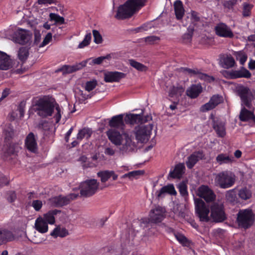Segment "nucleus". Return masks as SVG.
<instances>
[{
  "mask_svg": "<svg viewBox=\"0 0 255 255\" xmlns=\"http://www.w3.org/2000/svg\"><path fill=\"white\" fill-rule=\"evenodd\" d=\"M29 56V50L26 47H21L18 51L19 59L22 62H24Z\"/></svg>",
  "mask_w": 255,
  "mask_h": 255,
  "instance_id": "obj_41",
  "label": "nucleus"
},
{
  "mask_svg": "<svg viewBox=\"0 0 255 255\" xmlns=\"http://www.w3.org/2000/svg\"><path fill=\"white\" fill-rule=\"evenodd\" d=\"M55 105L56 103L53 99L44 96L35 101L34 110L37 115L45 118L52 116Z\"/></svg>",
  "mask_w": 255,
  "mask_h": 255,
  "instance_id": "obj_3",
  "label": "nucleus"
},
{
  "mask_svg": "<svg viewBox=\"0 0 255 255\" xmlns=\"http://www.w3.org/2000/svg\"><path fill=\"white\" fill-rule=\"evenodd\" d=\"M12 67L9 56L5 53L0 51V69L7 70Z\"/></svg>",
  "mask_w": 255,
  "mask_h": 255,
  "instance_id": "obj_27",
  "label": "nucleus"
},
{
  "mask_svg": "<svg viewBox=\"0 0 255 255\" xmlns=\"http://www.w3.org/2000/svg\"><path fill=\"white\" fill-rule=\"evenodd\" d=\"M14 238L12 233L6 229H0V245L12 241Z\"/></svg>",
  "mask_w": 255,
  "mask_h": 255,
  "instance_id": "obj_31",
  "label": "nucleus"
},
{
  "mask_svg": "<svg viewBox=\"0 0 255 255\" xmlns=\"http://www.w3.org/2000/svg\"><path fill=\"white\" fill-rule=\"evenodd\" d=\"M238 194L239 198L242 200H247L251 198L252 193L251 191L247 187H244L238 191Z\"/></svg>",
  "mask_w": 255,
  "mask_h": 255,
  "instance_id": "obj_38",
  "label": "nucleus"
},
{
  "mask_svg": "<svg viewBox=\"0 0 255 255\" xmlns=\"http://www.w3.org/2000/svg\"><path fill=\"white\" fill-rule=\"evenodd\" d=\"M49 18L50 21H54L56 23L60 24L65 23L64 18L55 13H50Z\"/></svg>",
  "mask_w": 255,
  "mask_h": 255,
  "instance_id": "obj_44",
  "label": "nucleus"
},
{
  "mask_svg": "<svg viewBox=\"0 0 255 255\" xmlns=\"http://www.w3.org/2000/svg\"><path fill=\"white\" fill-rule=\"evenodd\" d=\"M202 92V87L201 85H192L186 91V94L192 99L196 98Z\"/></svg>",
  "mask_w": 255,
  "mask_h": 255,
  "instance_id": "obj_29",
  "label": "nucleus"
},
{
  "mask_svg": "<svg viewBox=\"0 0 255 255\" xmlns=\"http://www.w3.org/2000/svg\"><path fill=\"white\" fill-rule=\"evenodd\" d=\"M211 217L216 223L222 222L227 219L223 205L214 203L210 207Z\"/></svg>",
  "mask_w": 255,
  "mask_h": 255,
  "instance_id": "obj_10",
  "label": "nucleus"
},
{
  "mask_svg": "<svg viewBox=\"0 0 255 255\" xmlns=\"http://www.w3.org/2000/svg\"><path fill=\"white\" fill-rule=\"evenodd\" d=\"M35 229L40 233H45L48 231V224L43 218L39 217L35 221Z\"/></svg>",
  "mask_w": 255,
  "mask_h": 255,
  "instance_id": "obj_32",
  "label": "nucleus"
},
{
  "mask_svg": "<svg viewBox=\"0 0 255 255\" xmlns=\"http://www.w3.org/2000/svg\"><path fill=\"white\" fill-rule=\"evenodd\" d=\"M146 0H127L118 7L115 17L118 19L129 18L134 13L145 5Z\"/></svg>",
  "mask_w": 255,
  "mask_h": 255,
  "instance_id": "obj_2",
  "label": "nucleus"
},
{
  "mask_svg": "<svg viewBox=\"0 0 255 255\" xmlns=\"http://www.w3.org/2000/svg\"><path fill=\"white\" fill-rule=\"evenodd\" d=\"M124 121L123 115L120 114L113 117L109 122V125L111 128L123 130L125 126Z\"/></svg>",
  "mask_w": 255,
  "mask_h": 255,
  "instance_id": "obj_21",
  "label": "nucleus"
},
{
  "mask_svg": "<svg viewBox=\"0 0 255 255\" xmlns=\"http://www.w3.org/2000/svg\"><path fill=\"white\" fill-rule=\"evenodd\" d=\"M129 65L140 72H145L147 71V68L144 65L135 61L133 59L128 60Z\"/></svg>",
  "mask_w": 255,
  "mask_h": 255,
  "instance_id": "obj_40",
  "label": "nucleus"
},
{
  "mask_svg": "<svg viewBox=\"0 0 255 255\" xmlns=\"http://www.w3.org/2000/svg\"><path fill=\"white\" fill-rule=\"evenodd\" d=\"M220 58V62L224 68L229 69L234 66L235 61L231 55H223Z\"/></svg>",
  "mask_w": 255,
  "mask_h": 255,
  "instance_id": "obj_30",
  "label": "nucleus"
},
{
  "mask_svg": "<svg viewBox=\"0 0 255 255\" xmlns=\"http://www.w3.org/2000/svg\"><path fill=\"white\" fill-rule=\"evenodd\" d=\"M92 133V131L88 128H83L82 129H80L77 136V139L78 140H81L84 138H86L88 139Z\"/></svg>",
  "mask_w": 255,
  "mask_h": 255,
  "instance_id": "obj_39",
  "label": "nucleus"
},
{
  "mask_svg": "<svg viewBox=\"0 0 255 255\" xmlns=\"http://www.w3.org/2000/svg\"><path fill=\"white\" fill-rule=\"evenodd\" d=\"M99 186V183L96 179L86 180L80 184L81 196L86 198L92 196L98 191Z\"/></svg>",
  "mask_w": 255,
  "mask_h": 255,
  "instance_id": "obj_6",
  "label": "nucleus"
},
{
  "mask_svg": "<svg viewBox=\"0 0 255 255\" xmlns=\"http://www.w3.org/2000/svg\"><path fill=\"white\" fill-rule=\"evenodd\" d=\"M236 175L231 171L226 170L218 173L215 182L221 188L227 189L232 187L236 182Z\"/></svg>",
  "mask_w": 255,
  "mask_h": 255,
  "instance_id": "obj_4",
  "label": "nucleus"
},
{
  "mask_svg": "<svg viewBox=\"0 0 255 255\" xmlns=\"http://www.w3.org/2000/svg\"><path fill=\"white\" fill-rule=\"evenodd\" d=\"M253 5L249 3H244L243 15L244 16H249L251 15V10L253 8Z\"/></svg>",
  "mask_w": 255,
  "mask_h": 255,
  "instance_id": "obj_53",
  "label": "nucleus"
},
{
  "mask_svg": "<svg viewBox=\"0 0 255 255\" xmlns=\"http://www.w3.org/2000/svg\"><path fill=\"white\" fill-rule=\"evenodd\" d=\"M237 95L240 97L241 100V110L239 115V119L242 122H247L252 120L255 123V116L254 112L251 111L253 108L252 101L254 95L250 89L243 85L239 86L236 89Z\"/></svg>",
  "mask_w": 255,
  "mask_h": 255,
  "instance_id": "obj_1",
  "label": "nucleus"
},
{
  "mask_svg": "<svg viewBox=\"0 0 255 255\" xmlns=\"http://www.w3.org/2000/svg\"><path fill=\"white\" fill-rule=\"evenodd\" d=\"M175 237L177 240L183 246L189 247L190 245V242L183 235L180 233L175 234Z\"/></svg>",
  "mask_w": 255,
  "mask_h": 255,
  "instance_id": "obj_43",
  "label": "nucleus"
},
{
  "mask_svg": "<svg viewBox=\"0 0 255 255\" xmlns=\"http://www.w3.org/2000/svg\"><path fill=\"white\" fill-rule=\"evenodd\" d=\"M97 84V81L96 80L87 81L85 84V89L88 92H90L96 87Z\"/></svg>",
  "mask_w": 255,
  "mask_h": 255,
  "instance_id": "obj_48",
  "label": "nucleus"
},
{
  "mask_svg": "<svg viewBox=\"0 0 255 255\" xmlns=\"http://www.w3.org/2000/svg\"><path fill=\"white\" fill-rule=\"evenodd\" d=\"M195 211L200 220L202 222H208L210 219L208 216L210 210L207 207L205 202L201 199H194Z\"/></svg>",
  "mask_w": 255,
  "mask_h": 255,
  "instance_id": "obj_8",
  "label": "nucleus"
},
{
  "mask_svg": "<svg viewBox=\"0 0 255 255\" xmlns=\"http://www.w3.org/2000/svg\"><path fill=\"white\" fill-rule=\"evenodd\" d=\"M214 108H215V107L209 101V102L205 104L204 105L201 106V107L200 108V111L202 112H206Z\"/></svg>",
  "mask_w": 255,
  "mask_h": 255,
  "instance_id": "obj_56",
  "label": "nucleus"
},
{
  "mask_svg": "<svg viewBox=\"0 0 255 255\" xmlns=\"http://www.w3.org/2000/svg\"><path fill=\"white\" fill-rule=\"evenodd\" d=\"M42 202L39 200H33L32 202L31 206L36 211H39L42 207Z\"/></svg>",
  "mask_w": 255,
  "mask_h": 255,
  "instance_id": "obj_61",
  "label": "nucleus"
},
{
  "mask_svg": "<svg viewBox=\"0 0 255 255\" xmlns=\"http://www.w3.org/2000/svg\"><path fill=\"white\" fill-rule=\"evenodd\" d=\"M32 33L28 30L18 29L13 34L12 39L15 43L24 45L29 43L32 38Z\"/></svg>",
  "mask_w": 255,
  "mask_h": 255,
  "instance_id": "obj_11",
  "label": "nucleus"
},
{
  "mask_svg": "<svg viewBox=\"0 0 255 255\" xmlns=\"http://www.w3.org/2000/svg\"><path fill=\"white\" fill-rule=\"evenodd\" d=\"M25 144L27 149L32 152H36L37 149L36 139L33 132H30L26 136Z\"/></svg>",
  "mask_w": 255,
  "mask_h": 255,
  "instance_id": "obj_24",
  "label": "nucleus"
},
{
  "mask_svg": "<svg viewBox=\"0 0 255 255\" xmlns=\"http://www.w3.org/2000/svg\"><path fill=\"white\" fill-rule=\"evenodd\" d=\"M185 169V167L184 164L179 163L176 165L174 170L170 172L168 178L169 177L173 179L180 178L184 173Z\"/></svg>",
  "mask_w": 255,
  "mask_h": 255,
  "instance_id": "obj_28",
  "label": "nucleus"
},
{
  "mask_svg": "<svg viewBox=\"0 0 255 255\" xmlns=\"http://www.w3.org/2000/svg\"><path fill=\"white\" fill-rule=\"evenodd\" d=\"M197 194L200 197L204 199L207 202H212L216 198L213 191L206 185H202L198 188Z\"/></svg>",
  "mask_w": 255,
  "mask_h": 255,
  "instance_id": "obj_17",
  "label": "nucleus"
},
{
  "mask_svg": "<svg viewBox=\"0 0 255 255\" xmlns=\"http://www.w3.org/2000/svg\"><path fill=\"white\" fill-rule=\"evenodd\" d=\"M160 38L158 36L155 35L149 36L144 38V41L148 44H154L160 40Z\"/></svg>",
  "mask_w": 255,
  "mask_h": 255,
  "instance_id": "obj_50",
  "label": "nucleus"
},
{
  "mask_svg": "<svg viewBox=\"0 0 255 255\" xmlns=\"http://www.w3.org/2000/svg\"><path fill=\"white\" fill-rule=\"evenodd\" d=\"M212 126L219 137H223L225 136L226 128L224 122L219 119H214Z\"/></svg>",
  "mask_w": 255,
  "mask_h": 255,
  "instance_id": "obj_23",
  "label": "nucleus"
},
{
  "mask_svg": "<svg viewBox=\"0 0 255 255\" xmlns=\"http://www.w3.org/2000/svg\"><path fill=\"white\" fill-rule=\"evenodd\" d=\"M152 128L153 125L151 124L139 126L135 128L136 139L141 143L147 142L150 138Z\"/></svg>",
  "mask_w": 255,
  "mask_h": 255,
  "instance_id": "obj_9",
  "label": "nucleus"
},
{
  "mask_svg": "<svg viewBox=\"0 0 255 255\" xmlns=\"http://www.w3.org/2000/svg\"><path fill=\"white\" fill-rule=\"evenodd\" d=\"M174 8L176 17L180 20L184 14V9L182 1L180 0H176L174 3Z\"/></svg>",
  "mask_w": 255,
  "mask_h": 255,
  "instance_id": "obj_33",
  "label": "nucleus"
},
{
  "mask_svg": "<svg viewBox=\"0 0 255 255\" xmlns=\"http://www.w3.org/2000/svg\"><path fill=\"white\" fill-rule=\"evenodd\" d=\"M144 173V170H135L128 172V174L130 176V179L137 178L138 177L143 175Z\"/></svg>",
  "mask_w": 255,
  "mask_h": 255,
  "instance_id": "obj_60",
  "label": "nucleus"
},
{
  "mask_svg": "<svg viewBox=\"0 0 255 255\" xmlns=\"http://www.w3.org/2000/svg\"><path fill=\"white\" fill-rule=\"evenodd\" d=\"M204 158V154L202 151H198L193 152L188 157L186 162L187 167L189 169H192L196 163Z\"/></svg>",
  "mask_w": 255,
  "mask_h": 255,
  "instance_id": "obj_20",
  "label": "nucleus"
},
{
  "mask_svg": "<svg viewBox=\"0 0 255 255\" xmlns=\"http://www.w3.org/2000/svg\"><path fill=\"white\" fill-rule=\"evenodd\" d=\"M181 71L183 72H187L190 76L196 75L198 73L197 69H192L188 68H182Z\"/></svg>",
  "mask_w": 255,
  "mask_h": 255,
  "instance_id": "obj_63",
  "label": "nucleus"
},
{
  "mask_svg": "<svg viewBox=\"0 0 255 255\" xmlns=\"http://www.w3.org/2000/svg\"><path fill=\"white\" fill-rule=\"evenodd\" d=\"M216 160L219 164L221 165L232 163L234 161V157L230 156L227 154L221 153L216 157Z\"/></svg>",
  "mask_w": 255,
  "mask_h": 255,
  "instance_id": "obj_35",
  "label": "nucleus"
},
{
  "mask_svg": "<svg viewBox=\"0 0 255 255\" xmlns=\"http://www.w3.org/2000/svg\"><path fill=\"white\" fill-rule=\"evenodd\" d=\"M194 32V28L192 27H188L187 29V32L185 33L183 36V39L187 41H190L192 39Z\"/></svg>",
  "mask_w": 255,
  "mask_h": 255,
  "instance_id": "obj_55",
  "label": "nucleus"
},
{
  "mask_svg": "<svg viewBox=\"0 0 255 255\" xmlns=\"http://www.w3.org/2000/svg\"><path fill=\"white\" fill-rule=\"evenodd\" d=\"M44 220L50 224H53L55 223V218L49 212L44 215Z\"/></svg>",
  "mask_w": 255,
  "mask_h": 255,
  "instance_id": "obj_58",
  "label": "nucleus"
},
{
  "mask_svg": "<svg viewBox=\"0 0 255 255\" xmlns=\"http://www.w3.org/2000/svg\"><path fill=\"white\" fill-rule=\"evenodd\" d=\"M197 75H198V77L200 79L204 80L208 82H211L215 81V78L214 77L209 76L206 74L202 73L200 72L199 71Z\"/></svg>",
  "mask_w": 255,
  "mask_h": 255,
  "instance_id": "obj_51",
  "label": "nucleus"
},
{
  "mask_svg": "<svg viewBox=\"0 0 255 255\" xmlns=\"http://www.w3.org/2000/svg\"><path fill=\"white\" fill-rule=\"evenodd\" d=\"M255 215L250 209L240 210L237 214V221L239 227L245 229L250 228L254 224Z\"/></svg>",
  "mask_w": 255,
  "mask_h": 255,
  "instance_id": "obj_5",
  "label": "nucleus"
},
{
  "mask_svg": "<svg viewBox=\"0 0 255 255\" xmlns=\"http://www.w3.org/2000/svg\"><path fill=\"white\" fill-rule=\"evenodd\" d=\"M8 183L9 180L6 176L0 173V187L7 185Z\"/></svg>",
  "mask_w": 255,
  "mask_h": 255,
  "instance_id": "obj_64",
  "label": "nucleus"
},
{
  "mask_svg": "<svg viewBox=\"0 0 255 255\" xmlns=\"http://www.w3.org/2000/svg\"><path fill=\"white\" fill-rule=\"evenodd\" d=\"M237 189L234 188L227 191L225 193V199L226 202L232 205H235L240 203L237 197Z\"/></svg>",
  "mask_w": 255,
  "mask_h": 255,
  "instance_id": "obj_25",
  "label": "nucleus"
},
{
  "mask_svg": "<svg viewBox=\"0 0 255 255\" xmlns=\"http://www.w3.org/2000/svg\"><path fill=\"white\" fill-rule=\"evenodd\" d=\"M166 194H169L172 195L176 194V192L173 184H168L166 186H164L155 193L158 199L163 197Z\"/></svg>",
  "mask_w": 255,
  "mask_h": 255,
  "instance_id": "obj_26",
  "label": "nucleus"
},
{
  "mask_svg": "<svg viewBox=\"0 0 255 255\" xmlns=\"http://www.w3.org/2000/svg\"><path fill=\"white\" fill-rule=\"evenodd\" d=\"M87 61H83L80 63H77L72 66H65V71L67 73H72L82 69L86 65Z\"/></svg>",
  "mask_w": 255,
  "mask_h": 255,
  "instance_id": "obj_37",
  "label": "nucleus"
},
{
  "mask_svg": "<svg viewBox=\"0 0 255 255\" xmlns=\"http://www.w3.org/2000/svg\"><path fill=\"white\" fill-rule=\"evenodd\" d=\"M6 200L10 203L14 202L16 199V194L13 191H9L6 193Z\"/></svg>",
  "mask_w": 255,
  "mask_h": 255,
  "instance_id": "obj_59",
  "label": "nucleus"
},
{
  "mask_svg": "<svg viewBox=\"0 0 255 255\" xmlns=\"http://www.w3.org/2000/svg\"><path fill=\"white\" fill-rule=\"evenodd\" d=\"M215 34L221 37L232 38L234 37V33L231 28L226 24L220 22L214 28Z\"/></svg>",
  "mask_w": 255,
  "mask_h": 255,
  "instance_id": "obj_14",
  "label": "nucleus"
},
{
  "mask_svg": "<svg viewBox=\"0 0 255 255\" xmlns=\"http://www.w3.org/2000/svg\"><path fill=\"white\" fill-rule=\"evenodd\" d=\"M68 235V230L64 228H61L60 227H56L50 233V235L55 238L58 237L63 238Z\"/></svg>",
  "mask_w": 255,
  "mask_h": 255,
  "instance_id": "obj_36",
  "label": "nucleus"
},
{
  "mask_svg": "<svg viewBox=\"0 0 255 255\" xmlns=\"http://www.w3.org/2000/svg\"><path fill=\"white\" fill-rule=\"evenodd\" d=\"M216 107L223 102V97L219 95H213L209 100Z\"/></svg>",
  "mask_w": 255,
  "mask_h": 255,
  "instance_id": "obj_49",
  "label": "nucleus"
},
{
  "mask_svg": "<svg viewBox=\"0 0 255 255\" xmlns=\"http://www.w3.org/2000/svg\"><path fill=\"white\" fill-rule=\"evenodd\" d=\"M165 209L164 208L158 206L151 210L149 214V222L159 223L165 218Z\"/></svg>",
  "mask_w": 255,
  "mask_h": 255,
  "instance_id": "obj_13",
  "label": "nucleus"
},
{
  "mask_svg": "<svg viewBox=\"0 0 255 255\" xmlns=\"http://www.w3.org/2000/svg\"><path fill=\"white\" fill-rule=\"evenodd\" d=\"M107 135L109 140L116 145H121L122 141L124 138L123 133L120 132L116 129H111L107 132Z\"/></svg>",
  "mask_w": 255,
  "mask_h": 255,
  "instance_id": "obj_19",
  "label": "nucleus"
},
{
  "mask_svg": "<svg viewBox=\"0 0 255 255\" xmlns=\"http://www.w3.org/2000/svg\"><path fill=\"white\" fill-rule=\"evenodd\" d=\"M184 92V89L182 86L175 87L173 86L170 88L169 91V96L173 97L176 95L181 96Z\"/></svg>",
  "mask_w": 255,
  "mask_h": 255,
  "instance_id": "obj_42",
  "label": "nucleus"
},
{
  "mask_svg": "<svg viewBox=\"0 0 255 255\" xmlns=\"http://www.w3.org/2000/svg\"><path fill=\"white\" fill-rule=\"evenodd\" d=\"M14 129L10 126L6 127L3 131L4 143H12L11 140L14 136Z\"/></svg>",
  "mask_w": 255,
  "mask_h": 255,
  "instance_id": "obj_34",
  "label": "nucleus"
},
{
  "mask_svg": "<svg viewBox=\"0 0 255 255\" xmlns=\"http://www.w3.org/2000/svg\"><path fill=\"white\" fill-rule=\"evenodd\" d=\"M178 188L181 196L186 198L188 195L187 185L184 183H181L179 185Z\"/></svg>",
  "mask_w": 255,
  "mask_h": 255,
  "instance_id": "obj_52",
  "label": "nucleus"
},
{
  "mask_svg": "<svg viewBox=\"0 0 255 255\" xmlns=\"http://www.w3.org/2000/svg\"><path fill=\"white\" fill-rule=\"evenodd\" d=\"M98 176L101 178L102 182H106L108 179L111 177L110 175V171L105 170L99 172L97 174Z\"/></svg>",
  "mask_w": 255,
  "mask_h": 255,
  "instance_id": "obj_45",
  "label": "nucleus"
},
{
  "mask_svg": "<svg viewBox=\"0 0 255 255\" xmlns=\"http://www.w3.org/2000/svg\"><path fill=\"white\" fill-rule=\"evenodd\" d=\"M52 35L50 32L48 33L45 38H44L42 42L40 45V47H43L47 45L52 39Z\"/></svg>",
  "mask_w": 255,
  "mask_h": 255,
  "instance_id": "obj_62",
  "label": "nucleus"
},
{
  "mask_svg": "<svg viewBox=\"0 0 255 255\" xmlns=\"http://www.w3.org/2000/svg\"><path fill=\"white\" fill-rule=\"evenodd\" d=\"M150 121H152L151 115H146L143 117L140 114H129L127 115L125 117V123L130 125L140 124L141 125Z\"/></svg>",
  "mask_w": 255,
  "mask_h": 255,
  "instance_id": "obj_12",
  "label": "nucleus"
},
{
  "mask_svg": "<svg viewBox=\"0 0 255 255\" xmlns=\"http://www.w3.org/2000/svg\"><path fill=\"white\" fill-rule=\"evenodd\" d=\"M126 74L120 72H107L104 74V81L107 83L119 82L125 78Z\"/></svg>",
  "mask_w": 255,
  "mask_h": 255,
  "instance_id": "obj_18",
  "label": "nucleus"
},
{
  "mask_svg": "<svg viewBox=\"0 0 255 255\" xmlns=\"http://www.w3.org/2000/svg\"><path fill=\"white\" fill-rule=\"evenodd\" d=\"M235 55L236 57V59L239 60L242 65L244 64L248 58L247 54L241 51L236 52L235 53Z\"/></svg>",
  "mask_w": 255,
  "mask_h": 255,
  "instance_id": "obj_46",
  "label": "nucleus"
},
{
  "mask_svg": "<svg viewBox=\"0 0 255 255\" xmlns=\"http://www.w3.org/2000/svg\"><path fill=\"white\" fill-rule=\"evenodd\" d=\"M94 36V41L97 44H100L102 42L103 38L100 32L97 30H93Z\"/></svg>",
  "mask_w": 255,
  "mask_h": 255,
  "instance_id": "obj_54",
  "label": "nucleus"
},
{
  "mask_svg": "<svg viewBox=\"0 0 255 255\" xmlns=\"http://www.w3.org/2000/svg\"><path fill=\"white\" fill-rule=\"evenodd\" d=\"M111 56L110 54L106 55V56H100L98 58L92 59V63L93 64L99 65L101 64L104 60L106 59H110Z\"/></svg>",
  "mask_w": 255,
  "mask_h": 255,
  "instance_id": "obj_57",
  "label": "nucleus"
},
{
  "mask_svg": "<svg viewBox=\"0 0 255 255\" xmlns=\"http://www.w3.org/2000/svg\"><path fill=\"white\" fill-rule=\"evenodd\" d=\"M229 75L231 79H234L240 78H250L252 74L248 70L242 67L239 70H232L229 72Z\"/></svg>",
  "mask_w": 255,
  "mask_h": 255,
  "instance_id": "obj_22",
  "label": "nucleus"
},
{
  "mask_svg": "<svg viewBox=\"0 0 255 255\" xmlns=\"http://www.w3.org/2000/svg\"><path fill=\"white\" fill-rule=\"evenodd\" d=\"M78 194L75 193H71L67 196L59 195L53 197L48 200V204L51 207H62L67 205L72 200L76 199Z\"/></svg>",
  "mask_w": 255,
  "mask_h": 255,
  "instance_id": "obj_7",
  "label": "nucleus"
},
{
  "mask_svg": "<svg viewBox=\"0 0 255 255\" xmlns=\"http://www.w3.org/2000/svg\"><path fill=\"white\" fill-rule=\"evenodd\" d=\"M91 33H87L83 40L80 42L78 46V48H83L85 46H88L91 41Z\"/></svg>",
  "mask_w": 255,
  "mask_h": 255,
  "instance_id": "obj_47",
  "label": "nucleus"
},
{
  "mask_svg": "<svg viewBox=\"0 0 255 255\" xmlns=\"http://www.w3.org/2000/svg\"><path fill=\"white\" fill-rule=\"evenodd\" d=\"M123 136L124 138L120 148V151L123 153L133 151L136 146L135 142L132 140L131 136L126 132H123Z\"/></svg>",
  "mask_w": 255,
  "mask_h": 255,
  "instance_id": "obj_15",
  "label": "nucleus"
},
{
  "mask_svg": "<svg viewBox=\"0 0 255 255\" xmlns=\"http://www.w3.org/2000/svg\"><path fill=\"white\" fill-rule=\"evenodd\" d=\"M20 147L17 143H4L2 148L3 157L4 160H8L12 155H16Z\"/></svg>",
  "mask_w": 255,
  "mask_h": 255,
  "instance_id": "obj_16",
  "label": "nucleus"
}]
</instances>
